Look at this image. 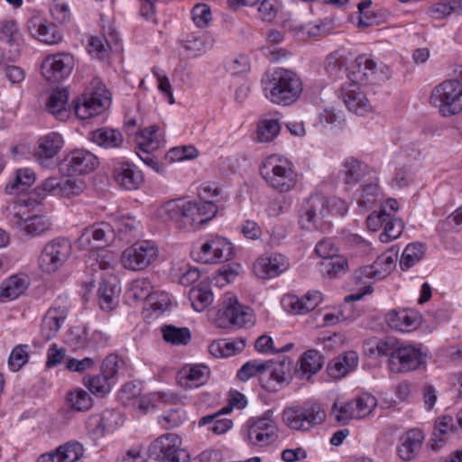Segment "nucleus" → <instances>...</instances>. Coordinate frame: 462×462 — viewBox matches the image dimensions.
Wrapping results in <instances>:
<instances>
[{
    "label": "nucleus",
    "mask_w": 462,
    "mask_h": 462,
    "mask_svg": "<svg viewBox=\"0 0 462 462\" xmlns=\"http://www.w3.org/2000/svg\"><path fill=\"white\" fill-rule=\"evenodd\" d=\"M142 385L134 383H128L119 392V399L125 405H137L143 409V401L141 397Z\"/></svg>",
    "instance_id": "obj_49"
},
{
    "label": "nucleus",
    "mask_w": 462,
    "mask_h": 462,
    "mask_svg": "<svg viewBox=\"0 0 462 462\" xmlns=\"http://www.w3.org/2000/svg\"><path fill=\"white\" fill-rule=\"evenodd\" d=\"M388 326L394 330L410 332L420 326V315L413 310H392L385 316Z\"/></svg>",
    "instance_id": "obj_24"
},
{
    "label": "nucleus",
    "mask_w": 462,
    "mask_h": 462,
    "mask_svg": "<svg viewBox=\"0 0 462 462\" xmlns=\"http://www.w3.org/2000/svg\"><path fill=\"white\" fill-rule=\"evenodd\" d=\"M189 208V201L184 199H171L159 206L154 210V215L162 221H174L179 228H183L186 213Z\"/></svg>",
    "instance_id": "obj_22"
},
{
    "label": "nucleus",
    "mask_w": 462,
    "mask_h": 462,
    "mask_svg": "<svg viewBox=\"0 0 462 462\" xmlns=\"http://www.w3.org/2000/svg\"><path fill=\"white\" fill-rule=\"evenodd\" d=\"M29 282L24 275H12L0 284V301L16 300L26 291Z\"/></svg>",
    "instance_id": "obj_29"
},
{
    "label": "nucleus",
    "mask_w": 462,
    "mask_h": 462,
    "mask_svg": "<svg viewBox=\"0 0 462 462\" xmlns=\"http://www.w3.org/2000/svg\"><path fill=\"white\" fill-rule=\"evenodd\" d=\"M66 403L73 411H85L91 408L92 398L84 389L75 388L68 392Z\"/></svg>",
    "instance_id": "obj_44"
},
{
    "label": "nucleus",
    "mask_w": 462,
    "mask_h": 462,
    "mask_svg": "<svg viewBox=\"0 0 462 462\" xmlns=\"http://www.w3.org/2000/svg\"><path fill=\"white\" fill-rule=\"evenodd\" d=\"M58 450L62 462H76L83 455V447L79 442H68Z\"/></svg>",
    "instance_id": "obj_63"
},
{
    "label": "nucleus",
    "mask_w": 462,
    "mask_h": 462,
    "mask_svg": "<svg viewBox=\"0 0 462 462\" xmlns=\"http://www.w3.org/2000/svg\"><path fill=\"white\" fill-rule=\"evenodd\" d=\"M347 69L348 80L358 85L378 84L390 78L388 66L377 64L366 55L358 56Z\"/></svg>",
    "instance_id": "obj_7"
},
{
    "label": "nucleus",
    "mask_w": 462,
    "mask_h": 462,
    "mask_svg": "<svg viewBox=\"0 0 462 462\" xmlns=\"http://www.w3.org/2000/svg\"><path fill=\"white\" fill-rule=\"evenodd\" d=\"M231 411V407H224L216 413L203 416L199 424V426L212 424L210 430L215 434L220 435L226 433L233 426V421L229 419L221 418L222 415Z\"/></svg>",
    "instance_id": "obj_39"
},
{
    "label": "nucleus",
    "mask_w": 462,
    "mask_h": 462,
    "mask_svg": "<svg viewBox=\"0 0 462 462\" xmlns=\"http://www.w3.org/2000/svg\"><path fill=\"white\" fill-rule=\"evenodd\" d=\"M126 301L131 306L143 305L144 301V279L134 281L125 294Z\"/></svg>",
    "instance_id": "obj_62"
},
{
    "label": "nucleus",
    "mask_w": 462,
    "mask_h": 462,
    "mask_svg": "<svg viewBox=\"0 0 462 462\" xmlns=\"http://www.w3.org/2000/svg\"><path fill=\"white\" fill-rule=\"evenodd\" d=\"M26 28L34 40L46 45H58L63 41L60 30L41 14L33 13L28 19Z\"/></svg>",
    "instance_id": "obj_15"
},
{
    "label": "nucleus",
    "mask_w": 462,
    "mask_h": 462,
    "mask_svg": "<svg viewBox=\"0 0 462 462\" xmlns=\"http://www.w3.org/2000/svg\"><path fill=\"white\" fill-rule=\"evenodd\" d=\"M326 419L325 411L317 402H309L301 407L286 408L282 420L291 430L307 431L322 423Z\"/></svg>",
    "instance_id": "obj_6"
},
{
    "label": "nucleus",
    "mask_w": 462,
    "mask_h": 462,
    "mask_svg": "<svg viewBox=\"0 0 462 462\" xmlns=\"http://www.w3.org/2000/svg\"><path fill=\"white\" fill-rule=\"evenodd\" d=\"M213 44L214 39L210 35L203 34L199 37H192L187 40L183 47L186 51L196 56L212 48Z\"/></svg>",
    "instance_id": "obj_57"
},
{
    "label": "nucleus",
    "mask_w": 462,
    "mask_h": 462,
    "mask_svg": "<svg viewBox=\"0 0 462 462\" xmlns=\"http://www.w3.org/2000/svg\"><path fill=\"white\" fill-rule=\"evenodd\" d=\"M321 301V292L313 291H309L302 298L287 295L282 299V303L289 312L302 315L314 310Z\"/></svg>",
    "instance_id": "obj_25"
},
{
    "label": "nucleus",
    "mask_w": 462,
    "mask_h": 462,
    "mask_svg": "<svg viewBox=\"0 0 462 462\" xmlns=\"http://www.w3.org/2000/svg\"><path fill=\"white\" fill-rule=\"evenodd\" d=\"M281 126L277 119H263L257 127V138L260 142H272L280 133Z\"/></svg>",
    "instance_id": "obj_51"
},
{
    "label": "nucleus",
    "mask_w": 462,
    "mask_h": 462,
    "mask_svg": "<svg viewBox=\"0 0 462 462\" xmlns=\"http://www.w3.org/2000/svg\"><path fill=\"white\" fill-rule=\"evenodd\" d=\"M282 8V3L278 0H262L257 7L261 20L272 22L277 16Z\"/></svg>",
    "instance_id": "obj_61"
},
{
    "label": "nucleus",
    "mask_w": 462,
    "mask_h": 462,
    "mask_svg": "<svg viewBox=\"0 0 462 462\" xmlns=\"http://www.w3.org/2000/svg\"><path fill=\"white\" fill-rule=\"evenodd\" d=\"M358 364V356L355 351H348L333 359L328 365V374L331 378L341 379L354 370Z\"/></svg>",
    "instance_id": "obj_31"
},
{
    "label": "nucleus",
    "mask_w": 462,
    "mask_h": 462,
    "mask_svg": "<svg viewBox=\"0 0 462 462\" xmlns=\"http://www.w3.org/2000/svg\"><path fill=\"white\" fill-rule=\"evenodd\" d=\"M357 419L369 415L377 405L376 399L370 394H362L350 401Z\"/></svg>",
    "instance_id": "obj_55"
},
{
    "label": "nucleus",
    "mask_w": 462,
    "mask_h": 462,
    "mask_svg": "<svg viewBox=\"0 0 462 462\" xmlns=\"http://www.w3.org/2000/svg\"><path fill=\"white\" fill-rule=\"evenodd\" d=\"M149 457L159 462H189V452L182 448V439L175 433H165L152 441Z\"/></svg>",
    "instance_id": "obj_9"
},
{
    "label": "nucleus",
    "mask_w": 462,
    "mask_h": 462,
    "mask_svg": "<svg viewBox=\"0 0 462 462\" xmlns=\"http://www.w3.org/2000/svg\"><path fill=\"white\" fill-rule=\"evenodd\" d=\"M110 104L108 89L102 82L94 80L91 89L75 101L74 111L79 118L86 120L102 114Z\"/></svg>",
    "instance_id": "obj_5"
},
{
    "label": "nucleus",
    "mask_w": 462,
    "mask_h": 462,
    "mask_svg": "<svg viewBox=\"0 0 462 462\" xmlns=\"http://www.w3.org/2000/svg\"><path fill=\"white\" fill-rule=\"evenodd\" d=\"M35 180L36 174L32 170L29 168L18 169L6 185V192L9 194L23 192L31 187Z\"/></svg>",
    "instance_id": "obj_38"
},
{
    "label": "nucleus",
    "mask_w": 462,
    "mask_h": 462,
    "mask_svg": "<svg viewBox=\"0 0 462 462\" xmlns=\"http://www.w3.org/2000/svg\"><path fill=\"white\" fill-rule=\"evenodd\" d=\"M99 166V160L92 152L77 148L66 153L60 165V171L66 176H83L94 172Z\"/></svg>",
    "instance_id": "obj_11"
},
{
    "label": "nucleus",
    "mask_w": 462,
    "mask_h": 462,
    "mask_svg": "<svg viewBox=\"0 0 462 462\" xmlns=\"http://www.w3.org/2000/svg\"><path fill=\"white\" fill-rule=\"evenodd\" d=\"M331 416L341 424H347L351 420L357 419L351 402L340 404L335 402L331 408Z\"/></svg>",
    "instance_id": "obj_58"
},
{
    "label": "nucleus",
    "mask_w": 462,
    "mask_h": 462,
    "mask_svg": "<svg viewBox=\"0 0 462 462\" xmlns=\"http://www.w3.org/2000/svg\"><path fill=\"white\" fill-rule=\"evenodd\" d=\"M261 175L272 189L281 193L291 190L297 183V174L291 163L279 155H271L264 160Z\"/></svg>",
    "instance_id": "obj_3"
},
{
    "label": "nucleus",
    "mask_w": 462,
    "mask_h": 462,
    "mask_svg": "<svg viewBox=\"0 0 462 462\" xmlns=\"http://www.w3.org/2000/svg\"><path fill=\"white\" fill-rule=\"evenodd\" d=\"M113 381L107 378L102 372L98 375L89 377L85 381L88 390L97 396H105L111 391Z\"/></svg>",
    "instance_id": "obj_54"
},
{
    "label": "nucleus",
    "mask_w": 462,
    "mask_h": 462,
    "mask_svg": "<svg viewBox=\"0 0 462 462\" xmlns=\"http://www.w3.org/2000/svg\"><path fill=\"white\" fill-rule=\"evenodd\" d=\"M404 228L403 222L400 218H388L384 224L383 232L380 234L379 238L383 243H389L400 236Z\"/></svg>",
    "instance_id": "obj_59"
},
{
    "label": "nucleus",
    "mask_w": 462,
    "mask_h": 462,
    "mask_svg": "<svg viewBox=\"0 0 462 462\" xmlns=\"http://www.w3.org/2000/svg\"><path fill=\"white\" fill-rule=\"evenodd\" d=\"M64 138L59 133L51 132L38 138L33 156L35 161L44 168L52 166L54 159L58 157L64 147Z\"/></svg>",
    "instance_id": "obj_16"
},
{
    "label": "nucleus",
    "mask_w": 462,
    "mask_h": 462,
    "mask_svg": "<svg viewBox=\"0 0 462 462\" xmlns=\"http://www.w3.org/2000/svg\"><path fill=\"white\" fill-rule=\"evenodd\" d=\"M69 98V94L67 89L54 88L47 94L45 108L49 113L63 119L67 116Z\"/></svg>",
    "instance_id": "obj_33"
},
{
    "label": "nucleus",
    "mask_w": 462,
    "mask_h": 462,
    "mask_svg": "<svg viewBox=\"0 0 462 462\" xmlns=\"http://www.w3.org/2000/svg\"><path fill=\"white\" fill-rule=\"evenodd\" d=\"M170 295L164 291H152L146 296V310H152L153 313L162 314L171 306Z\"/></svg>",
    "instance_id": "obj_50"
},
{
    "label": "nucleus",
    "mask_w": 462,
    "mask_h": 462,
    "mask_svg": "<svg viewBox=\"0 0 462 462\" xmlns=\"http://www.w3.org/2000/svg\"><path fill=\"white\" fill-rule=\"evenodd\" d=\"M98 304L102 310L110 312L119 303L120 288L116 276H109L102 280L97 291Z\"/></svg>",
    "instance_id": "obj_26"
},
{
    "label": "nucleus",
    "mask_w": 462,
    "mask_h": 462,
    "mask_svg": "<svg viewBox=\"0 0 462 462\" xmlns=\"http://www.w3.org/2000/svg\"><path fill=\"white\" fill-rule=\"evenodd\" d=\"M11 221L20 232L30 236H41L51 227L49 220L39 215L24 216L17 212Z\"/></svg>",
    "instance_id": "obj_23"
},
{
    "label": "nucleus",
    "mask_w": 462,
    "mask_h": 462,
    "mask_svg": "<svg viewBox=\"0 0 462 462\" xmlns=\"http://www.w3.org/2000/svg\"><path fill=\"white\" fill-rule=\"evenodd\" d=\"M430 103L438 107L444 116L460 113L462 111V83L458 80L442 82L433 89Z\"/></svg>",
    "instance_id": "obj_8"
},
{
    "label": "nucleus",
    "mask_w": 462,
    "mask_h": 462,
    "mask_svg": "<svg viewBox=\"0 0 462 462\" xmlns=\"http://www.w3.org/2000/svg\"><path fill=\"white\" fill-rule=\"evenodd\" d=\"M144 257V245L136 243L126 249L122 256V263L125 268L132 271L143 270Z\"/></svg>",
    "instance_id": "obj_42"
},
{
    "label": "nucleus",
    "mask_w": 462,
    "mask_h": 462,
    "mask_svg": "<svg viewBox=\"0 0 462 462\" xmlns=\"http://www.w3.org/2000/svg\"><path fill=\"white\" fill-rule=\"evenodd\" d=\"M338 97L343 101L346 108L359 116H365L373 110L366 95L360 89L358 84L346 81L342 84Z\"/></svg>",
    "instance_id": "obj_20"
},
{
    "label": "nucleus",
    "mask_w": 462,
    "mask_h": 462,
    "mask_svg": "<svg viewBox=\"0 0 462 462\" xmlns=\"http://www.w3.org/2000/svg\"><path fill=\"white\" fill-rule=\"evenodd\" d=\"M163 339L171 345H187L191 338L188 328H178L173 325H164L161 328Z\"/></svg>",
    "instance_id": "obj_45"
},
{
    "label": "nucleus",
    "mask_w": 462,
    "mask_h": 462,
    "mask_svg": "<svg viewBox=\"0 0 462 462\" xmlns=\"http://www.w3.org/2000/svg\"><path fill=\"white\" fill-rule=\"evenodd\" d=\"M89 139L97 145L106 149L118 148L124 143V136L121 132L106 127L92 131Z\"/></svg>",
    "instance_id": "obj_35"
},
{
    "label": "nucleus",
    "mask_w": 462,
    "mask_h": 462,
    "mask_svg": "<svg viewBox=\"0 0 462 462\" xmlns=\"http://www.w3.org/2000/svg\"><path fill=\"white\" fill-rule=\"evenodd\" d=\"M456 430L457 427L452 417L448 415L442 416L435 422L432 440L436 446H441L445 439Z\"/></svg>",
    "instance_id": "obj_48"
},
{
    "label": "nucleus",
    "mask_w": 462,
    "mask_h": 462,
    "mask_svg": "<svg viewBox=\"0 0 462 462\" xmlns=\"http://www.w3.org/2000/svg\"><path fill=\"white\" fill-rule=\"evenodd\" d=\"M124 361L116 355H109L103 361L101 372L110 380H114L124 367Z\"/></svg>",
    "instance_id": "obj_64"
},
{
    "label": "nucleus",
    "mask_w": 462,
    "mask_h": 462,
    "mask_svg": "<svg viewBox=\"0 0 462 462\" xmlns=\"http://www.w3.org/2000/svg\"><path fill=\"white\" fill-rule=\"evenodd\" d=\"M208 377V369L202 365L183 367L178 373V383L184 389H192L204 384Z\"/></svg>",
    "instance_id": "obj_30"
},
{
    "label": "nucleus",
    "mask_w": 462,
    "mask_h": 462,
    "mask_svg": "<svg viewBox=\"0 0 462 462\" xmlns=\"http://www.w3.org/2000/svg\"><path fill=\"white\" fill-rule=\"evenodd\" d=\"M423 363L422 352L411 346H398L394 355L388 359V367L393 373H407L416 370Z\"/></svg>",
    "instance_id": "obj_17"
},
{
    "label": "nucleus",
    "mask_w": 462,
    "mask_h": 462,
    "mask_svg": "<svg viewBox=\"0 0 462 462\" xmlns=\"http://www.w3.org/2000/svg\"><path fill=\"white\" fill-rule=\"evenodd\" d=\"M172 276L177 278L179 283L189 286L199 279L200 273L196 267H190L184 263H174L171 269Z\"/></svg>",
    "instance_id": "obj_47"
},
{
    "label": "nucleus",
    "mask_w": 462,
    "mask_h": 462,
    "mask_svg": "<svg viewBox=\"0 0 462 462\" xmlns=\"http://www.w3.org/2000/svg\"><path fill=\"white\" fill-rule=\"evenodd\" d=\"M302 89V82L295 72L278 69L272 75L265 96L274 104L289 106L299 99Z\"/></svg>",
    "instance_id": "obj_2"
},
{
    "label": "nucleus",
    "mask_w": 462,
    "mask_h": 462,
    "mask_svg": "<svg viewBox=\"0 0 462 462\" xmlns=\"http://www.w3.org/2000/svg\"><path fill=\"white\" fill-rule=\"evenodd\" d=\"M397 342L394 338L373 337L364 344L365 354L372 358L388 356V359L394 355Z\"/></svg>",
    "instance_id": "obj_34"
},
{
    "label": "nucleus",
    "mask_w": 462,
    "mask_h": 462,
    "mask_svg": "<svg viewBox=\"0 0 462 462\" xmlns=\"http://www.w3.org/2000/svg\"><path fill=\"white\" fill-rule=\"evenodd\" d=\"M75 66L74 57L68 52L47 55L41 65V74L49 82L58 83L68 78Z\"/></svg>",
    "instance_id": "obj_14"
},
{
    "label": "nucleus",
    "mask_w": 462,
    "mask_h": 462,
    "mask_svg": "<svg viewBox=\"0 0 462 462\" xmlns=\"http://www.w3.org/2000/svg\"><path fill=\"white\" fill-rule=\"evenodd\" d=\"M346 212L347 205L343 199L314 194L303 204L299 223L305 230H324L328 228L331 216H344Z\"/></svg>",
    "instance_id": "obj_1"
},
{
    "label": "nucleus",
    "mask_w": 462,
    "mask_h": 462,
    "mask_svg": "<svg viewBox=\"0 0 462 462\" xmlns=\"http://www.w3.org/2000/svg\"><path fill=\"white\" fill-rule=\"evenodd\" d=\"M87 51L88 54L97 60L105 59L109 51V44L105 41L103 36L90 35L87 40Z\"/></svg>",
    "instance_id": "obj_53"
},
{
    "label": "nucleus",
    "mask_w": 462,
    "mask_h": 462,
    "mask_svg": "<svg viewBox=\"0 0 462 462\" xmlns=\"http://www.w3.org/2000/svg\"><path fill=\"white\" fill-rule=\"evenodd\" d=\"M218 327L225 328L227 325L236 328H244L254 323V315L248 307L239 304L232 296H226L222 302V307L217 311Z\"/></svg>",
    "instance_id": "obj_13"
},
{
    "label": "nucleus",
    "mask_w": 462,
    "mask_h": 462,
    "mask_svg": "<svg viewBox=\"0 0 462 462\" xmlns=\"http://www.w3.org/2000/svg\"><path fill=\"white\" fill-rule=\"evenodd\" d=\"M426 247L421 243H411L402 252L400 265L402 269L407 270L417 263H419L424 256Z\"/></svg>",
    "instance_id": "obj_46"
},
{
    "label": "nucleus",
    "mask_w": 462,
    "mask_h": 462,
    "mask_svg": "<svg viewBox=\"0 0 462 462\" xmlns=\"http://www.w3.org/2000/svg\"><path fill=\"white\" fill-rule=\"evenodd\" d=\"M72 247L69 241L55 239L47 243L38 256V267L44 273H54L69 259Z\"/></svg>",
    "instance_id": "obj_10"
},
{
    "label": "nucleus",
    "mask_w": 462,
    "mask_h": 462,
    "mask_svg": "<svg viewBox=\"0 0 462 462\" xmlns=\"http://www.w3.org/2000/svg\"><path fill=\"white\" fill-rule=\"evenodd\" d=\"M62 180L56 176H51L41 182L33 191L32 197H35V200L40 202L48 196L61 197Z\"/></svg>",
    "instance_id": "obj_40"
},
{
    "label": "nucleus",
    "mask_w": 462,
    "mask_h": 462,
    "mask_svg": "<svg viewBox=\"0 0 462 462\" xmlns=\"http://www.w3.org/2000/svg\"><path fill=\"white\" fill-rule=\"evenodd\" d=\"M291 371V362L289 360H282L278 363L272 361V365L268 367L265 376L267 380L264 381L263 386L268 390L275 392L278 386L287 382Z\"/></svg>",
    "instance_id": "obj_32"
},
{
    "label": "nucleus",
    "mask_w": 462,
    "mask_h": 462,
    "mask_svg": "<svg viewBox=\"0 0 462 462\" xmlns=\"http://www.w3.org/2000/svg\"><path fill=\"white\" fill-rule=\"evenodd\" d=\"M272 411H265L262 417L247 421L246 440L254 446L264 447L273 443L278 438V428L273 418Z\"/></svg>",
    "instance_id": "obj_12"
},
{
    "label": "nucleus",
    "mask_w": 462,
    "mask_h": 462,
    "mask_svg": "<svg viewBox=\"0 0 462 462\" xmlns=\"http://www.w3.org/2000/svg\"><path fill=\"white\" fill-rule=\"evenodd\" d=\"M23 40L17 23L5 21L0 26V55L5 60L16 59L21 51Z\"/></svg>",
    "instance_id": "obj_19"
},
{
    "label": "nucleus",
    "mask_w": 462,
    "mask_h": 462,
    "mask_svg": "<svg viewBox=\"0 0 462 462\" xmlns=\"http://www.w3.org/2000/svg\"><path fill=\"white\" fill-rule=\"evenodd\" d=\"M424 440V434L419 429H411L400 438L398 455L404 461L413 459L420 451Z\"/></svg>",
    "instance_id": "obj_28"
},
{
    "label": "nucleus",
    "mask_w": 462,
    "mask_h": 462,
    "mask_svg": "<svg viewBox=\"0 0 462 462\" xmlns=\"http://www.w3.org/2000/svg\"><path fill=\"white\" fill-rule=\"evenodd\" d=\"M86 188L87 184L83 179L71 177L66 180H62L61 197L70 199L79 196L84 192Z\"/></svg>",
    "instance_id": "obj_60"
},
{
    "label": "nucleus",
    "mask_w": 462,
    "mask_h": 462,
    "mask_svg": "<svg viewBox=\"0 0 462 462\" xmlns=\"http://www.w3.org/2000/svg\"><path fill=\"white\" fill-rule=\"evenodd\" d=\"M68 307L66 304H54L46 312L42 327V337L50 340L56 336L62 323L67 318Z\"/></svg>",
    "instance_id": "obj_27"
},
{
    "label": "nucleus",
    "mask_w": 462,
    "mask_h": 462,
    "mask_svg": "<svg viewBox=\"0 0 462 462\" xmlns=\"http://www.w3.org/2000/svg\"><path fill=\"white\" fill-rule=\"evenodd\" d=\"M114 235L107 225H93L86 228L78 239V245L82 250L89 251L87 255V262L94 265L97 262L101 269L111 264L113 260H100V257H106L100 254V250L108 245Z\"/></svg>",
    "instance_id": "obj_4"
},
{
    "label": "nucleus",
    "mask_w": 462,
    "mask_h": 462,
    "mask_svg": "<svg viewBox=\"0 0 462 462\" xmlns=\"http://www.w3.org/2000/svg\"><path fill=\"white\" fill-rule=\"evenodd\" d=\"M115 180L122 188L129 190L139 188L143 181V174L140 171L128 163L120 165L116 170Z\"/></svg>",
    "instance_id": "obj_36"
},
{
    "label": "nucleus",
    "mask_w": 462,
    "mask_h": 462,
    "mask_svg": "<svg viewBox=\"0 0 462 462\" xmlns=\"http://www.w3.org/2000/svg\"><path fill=\"white\" fill-rule=\"evenodd\" d=\"M289 268V259L279 253L263 254L255 260L253 265L255 276L263 280L275 278Z\"/></svg>",
    "instance_id": "obj_18"
},
{
    "label": "nucleus",
    "mask_w": 462,
    "mask_h": 462,
    "mask_svg": "<svg viewBox=\"0 0 462 462\" xmlns=\"http://www.w3.org/2000/svg\"><path fill=\"white\" fill-rule=\"evenodd\" d=\"M271 365V360L265 362H258L256 360L248 361L238 370L237 378L245 382L253 376H260V380L263 383L268 367Z\"/></svg>",
    "instance_id": "obj_41"
},
{
    "label": "nucleus",
    "mask_w": 462,
    "mask_h": 462,
    "mask_svg": "<svg viewBox=\"0 0 462 462\" xmlns=\"http://www.w3.org/2000/svg\"><path fill=\"white\" fill-rule=\"evenodd\" d=\"M233 255L231 243L224 237L216 236L201 245L199 252H198V261L203 263H216L228 261Z\"/></svg>",
    "instance_id": "obj_21"
},
{
    "label": "nucleus",
    "mask_w": 462,
    "mask_h": 462,
    "mask_svg": "<svg viewBox=\"0 0 462 462\" xmlns=\"http://www.w3.org/2000/svg\"><path fill=\"white\" fill-rule=\"evenodd\" d=\"M245 347V340L242 338L233 341L218 339L208 346V351L215 357H228L242 352Z\"/></svg>",
    "instance_id": "obj_37"
},
{
    "label": "nucleus",
    "mask_w": 462,
    "mask_h": 462,
    "mask_svg": "<svg viewBox=\"0 0 462 462\" xmlns=\"http://www.w3.org/2000/svg\"><path fill=\"white\" fill-rule=\"evenodd\" d=\"M323 365L321 355L316 350H308L300 358V369L308 377L320 370Z\"/></svg>",
    "instance_id": "obj_52"
},
{
    "label": "nucleus",
    "mask_w": 462,
    "mask_h": 462,
    "mask_svg": "<svg viewBox=\"0 0 462 462\" xmlns=\"http://www.w3.org/2000/svg\"><path fill=\"white\" fill-rule=\"evenodd\" d=\"M346 171V183L352 186L359 182L365 176L367 166L357 160L347 161L345 164Z\"/></svg>",
    "instance_id": "obj_56"
},
{
    "label": "nucleus",
    "mask_w": 462,
    "mask_h": 462,
    "mask_svg": "<svg viewBox=\"0 0 462 462\" xmlns=\"http://www.w3.org/2000/svg\"><path fill=\"white\" fill-rule=\"evenodd\" d=\"M193 309L201 312L213 302V293L208 284H199L189 291Z\"/></svg>",
    "instance_id": "obj_43"
}]
</instances>
